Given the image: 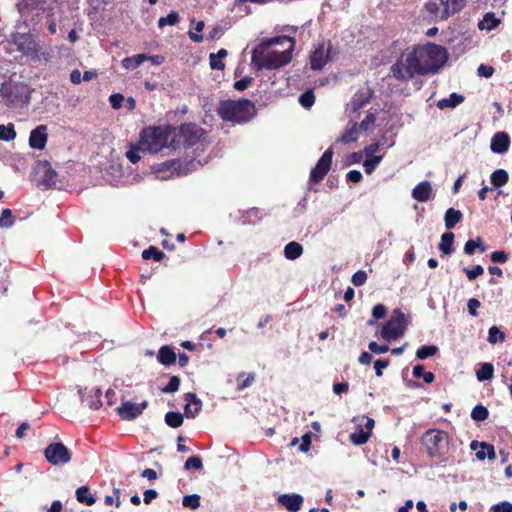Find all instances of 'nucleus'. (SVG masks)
<instances>
[{
  "label": "nucleus",
  "instance_id": "obj_1",
  "mask_svg": "<svg viewBox=\"0 0 512 512\" xmlns=\"http://www.w3.org/2000/svg\"><path fill=\"white\" fill-rule=\"evenodd\" d=\"M447 59L448 54L445 48L429 43L402 54L391 66L390 71L397 80L407 82L416 76L438 72Z\"/></svg>",
  "mask_w": 512,
  "mask_h": 512
},
{
  "label": "nucleus",
  "instance_id": "obj_2",
  "mask_svg": "<svg viewBox=\"0 0 512 512\" xmlns=\"http://www.w3.org/2000/svg\"><path fill=\"white\" fill-rule=\"evenodd\" d=\"M295 42L288 36H278L263 41L252 51L251 62L257 70L279 69L292 60Z\"/></svg>",
  "mask_w": 512,
  "mask_h": 512
},
{
  "label": "nucleus",
  "instance_id": "obj_3",
  "mask_svg": "<svg viewBox=\"0 0 512 512\" xmlns=\"http://www.w3.org/2000/svg\"><path fill=\"white\" fill-rule=\"evenodd\" d=\"M177 130L169 125L150 126L142 130L140 146L142 151L158 153L164 148L176 149Z\"/></svg>",
  "mask_w": 512,
  "mask_h": 512
},
{
  "label": "nucleus",
  "instance_id": "obj_4",
  "mask_svg": "<svg viewBox=\"0 0 512 512\" xmlns=\"http://www.w3.org/2000/svg\"><path fill=\"white\" fill-rule=\"evenodd\" d=\"M218 113L225 121L248 122L255 114L254 104L247 100H227L220 103Z\"/></svg>",
  "mask_w": 512,
  "mask_h": 512
},
{
  "label": "nucleus",
  "instance_id": "obj_5",
  "mask_svg": "<svg viewBox=\"0 0 512 512\" xmlns=\"http://www.w3.org/2000/svg\"><path fill=\"white\" fill-rule=\"evenodd\" d=\"M2 100L10 107H22L30 99L29 88L22 83H3L0 87Z\"/></svg>",
  "mask_w": 512,
  "mask_h": 512
},
{
  "label": "nucleus",
  "instance_id": "obj_6",
  "mask_svg": "<svg viewBox=\"0 0 512 512\" xmlns=\"http://www.w3.org/2000/svg\"><path fill=\"white\" fill-rule=\"evenodd\" d=\"M200 165L199 161L170 160L154 167V172L160 179H168L174 175H186Z\"/></svg>",
  "mask_w": 512,
  "mask_h": 512
},
{
  "label": "nucleus",
  "instance_id": "obj_7",
  "mask_svg": "<svg viewBox=\"0 0 512 512\" xmlns=\"http://www.w3.org/2000/svg\"><path fill=\"white\" fill-rule=\"evenodd\" d=\"M406 326L407 319L405 314L400 309H395L392 312L391 318L382 328L381 336L386 341L397 339L404 334Z\"/></svg>",
  "mask_w": 512,
  "mask_h": 512
},
{
  "label": "nucleus",
  "instance_id": "obj_8",
  "mask_svg": "<svg viewBox=\"0 0 512 512\" xmlns=\"http://www.w3.org/2000/svg\"><path fill=\"white\" fill-rule=\"evenodd\" d=\"M447 440V433L437 429H430L426 431L423 436V444L427 448V452L430 457L440 455L441 451L447 444Z\"/></svg>",
  "mask_w": 512,
  "mask_h": 512
},
{
  "label": "nucleus",
  "instance_id": "obj_9",
  "mask_svg": "<svg viewBox=\"0 0 512 512\" xmlns=\"http://www.w3.org/2000/svg\"><path fill=\"white\" fill-rule=\"evenodd\" d=\"M11 43L25 56H36L39 51V44L36 36L27 33H14L11 35Z\"/></svg>",
  "mask_w": 512,
  "mask_h": 512
},
{
  "label": "nucleus",
  "instance_id": "obj_10",
  "mask_svg": "<svg viewBox=\"0 0 512 512\" xmlns=\"http://www.w3.org/2000/svg\"><path fill=\"white\" fill-rule=\"evenodd\" d=\"M353 421L358 424L356 431L349 436L350 441L355 445L365 444L370 438L375 421L372 418L365 416L354 418Z\"/></svg>",
  "mask_w": 512,
  "mask_h": 512
},
{
  "label": "nucleus",
  "instance_id": "obj_11",
  "mask_svg": "<svg viewBox=\"0 0 512 512\" xmlns=\"http://www.w3.org/2000/svg\"><path fill=\"white\" fill-rule=\"evenodd\" d=\"M44 455L46 460L52 465H63L71 459L68 448L61 442L49 444L44 450Z\"/></svg>",
  "mask_w": 512,
  "mask_h": 512
},
{
  "label": "nucleus",
  "instance_id": "obj_12",
  "mask_svg": "<svg viewBox=\"0 0 512 512\" xmlns=\"http://www.w3.org/2000/svg\"><path fill=\"white\" fill-rule=\"evenodd\" d=\"M204 131L195 124H184L177 130L176 145L179 147L180 143L184 146H193L203 136Z\"/></svg>",
  "mask_w": 512,
  "mask_h": 512
},
{
  "label": "nucleus",
  "instance_id": "obj_13",
  "mask_svg": "<svg viewBox=\"0 0 512 512\" xmlns=\"http://www.w3.org/2000/svg\"><path fill=\"white\" fill-rule=\"evenodd\" d=\"M373 95V91L368 88H362L359 89L350 102L346 105V113L351 118H357L358 117V111L362 109L364 106H366Z\"/></svg>",
  "mask_w": 512,
  "mask_h": 512
},
{
  "label": "nucleus",
  "instance_id": "obj_14",
  "mask_svg": "<svg viewBox=\"0 0 512 512\" xmlns=\"http://www.w3.org/2000/svg\"><path fill=\"white\" fill-rule=\"evenodd\" d=\"M331 44L322 42L312 52L310 65L313 70H321L330 60Z\"/></svg>",
  "mask_w": 512,
  "mask_h": 512
},
{
  "label": "nucleus",
  "instance_id": "obj_15",
  "mask_svg": "<svg viewBox=\"0 0 512 512\" xmlns=\"http://www.w3.org/2000/svg\"><path fill=\"white\" fill-rule=\"evenodd\" d=\"M333 151L332 149H327L322 157L317 162L316 166L312 169L310 179L311 181L317 183L321 181L325 175L328 173L332 163Z\"/></svg>",
  "mask_w": 512,
  "mask_h": 512
},
{
  "label": "nucleus",
  "instance_id": "obj_16",
  "mask_svg": "<svg viewBox=\"0 0 512 512\" xmlns=\"http://www.w3.org/2000/svg\"><path fill=\"white\" fill-rule=\"evenodd\" d=\"M147 405V401H143L141 403L126 401L117 408V411L123 420H132L141 415L146 409Z\"/></svg>",
  "mask_w": 512,
  "mask_h": 512
},
{
  "label": "nucleus",
  "instance_id": "obj_17",
  "mask_svg": "<svg viewBox=\"0 0 512 512\" xmlns=\"http://www.w3.org/2000/svg\"><path fill=\"white\" fill-rule=\"evenodd\" d=\"M303 501L300 494H282L278 497V502L290 512H298Z\"/></svg>",
  "mask_w": 512,
  "mask_h": 512
},
{
  "label": "nucleus",
  "instance_id": "obj_18",
  "mask_svg": "<svg viewBox=\"0 0 512 512\" xmlns=\"http://www.w3.org/2000/svg\"><path fill=\"white\" fill-rule=\"evenodd\" d=\"M47 127L45 125H39L31 131L29 137V144L32 148L42 150L44 149L47 142Z\"/></svg>",
  "mask_w": 512,
  "mask_h": 512
},
{
  "label": "nucleus",
  "instance_id": "obj_19",
  "mask_svg": "<svg viewBox=\"0 0 512 512\" xmlns=\"http://www.w3.org/2000/svg\"><path fill=\"white\" fill-rule=\"evenodd\" d=\"M184 414L187 418H194L202 408V401L194 393L185 394Z\"/></svg>",
  "mask_w": 512,
  "mask_h": 512
},
{
  "label": "nucleus",
  "instance_id": "obj_20",
  "mask_svg": "<svg viewBox=\"0 0 512 512\" xmlns=\"http://www.w3.org/2000/svg\"><path fill=\"white\" fill-rule=\"evenodd\" d=\"M432 195V184L429 181H422L417 184L412 192L411 196L418 202H427Z\"/></svg>",
  "mask_w": 512,
  "mask_h": 512
},
{
  "label": "nucleus",
  "instance_id": "obj_21",
  "mask_svg": "<svg viewBox=\"0 0 512 512\" xmlns=\"http://www.w3.org/2000/svg\"><path fill=\"white\" fill-rule=\"evenodd\" d=\"M510 145V138L505 132H497L491 139L490 148L494 153H505Z\"/></svg>",
  "mask_w": 512,
  "mask_h": 512
},
{
  "label": "nucleus",
  "instance_id": "obj_22",
  "mask_svg": "<svg viewBox=\"0 0 512 512\" xmlns=\"http://www.w3.org/2000/svg\"><path fill=\"white\" fill-rule=\"evenodd\" d=\"M360 133L361 130L359 129L358 124L356 122L350 123L346 130L339 137L338 141L343 144L355 142L358 139Z\"/></svg>",
  "mask_w": 512,
  "mask_h": 512
},
{
  "label": "nucleus",
  "instance_id": "obj_23",
  "mask_svg": "<svg viewBox=\"0 0 512 512\" xmlns=\"http://www.w3.org/2000/svg\"><path fill=\"white\" fill-rule=\"evenodd\" d=\"M444 6L442 18H447L459 12L466 4V0H441Z\"/></svg>",
  "mask_w": 512,
  "mask_h": 512
},
{
  "label": "nucleus",
  "instance_id": "obj_24",
  "mask_svg": "<svg viewBox=\"0 0 512 512\" xmlns=\"http://www.w3.org/2000/svg\"><path fill=\"white\" fill-rule=\"evenodd\" d=\"M464 101V97L457 93H452L448 98L441 99L437 102L436 106L440 109L455 108Z\"/></svg>",
  "mask_w": 512,
  "mask_h": 512
},
{
  "label": "nucleus",
  "instance_id": "obj_25",
  "mask_svg": "<svg viewBox=\"0 0 512 512\" xmlns=\"http://www.w3.org/2000/svg\"><path fill=\"white\" fill-rule=\"evenodd\" d=\"M462 217L463 215L460 210H456L454 208L447 209L444 216L446 229H453L455 225L462 220Z\"/></svg>",
  "mask_w": 512,
  "mask_h": 512
},
{
  "label": "nucleus",
  "instance_id": "obj_26",
  "mask_svg": "<svg viewBox=\"0 0 512 512\" xmlns=\"http://www.w3.org/2000/svg\"><path fill=\"white\" fill-rule=\"evenodd\" d=\"M500 23V20L496 18L494 13L488 12L484 15L483 19L478 23L480 30L491 31L495 29Z\"/></svg>",
  "mask_w": 512,
  "mask_h": 512
},
{
  "label": "nucleus",
  "instance_id": "obj_27",
  "mask_svg": "<svg viewBox=\"0 0 512 512\" xmlns=\"http://www.w3.org/2000/svg\"><path fill=\"white\" fill-rule=\"evenodd\" d=\"M148 60V55L137 54L131 57H126L122 60V66L125 69H135Z\"/></svg>",
  "mask_w": 512,
  "mask_h": 512
},
{
  "label": "nucleus",
  "instance_id": "obj_28",
  "mask_svg": "<svg viewBox=\"0 0 512 512\" xmlns=\"http://www.w3.org/2000/svg\"><path fill=\"white\" fill-rule=\"evenodd\" d=\"M157 358L161 364L171 365L176 361V354L170 347L163 346L160 348Z\"/></svg>",
  "mask_w": 512,
  "mask_h": 512
},
{
  "label": "nucleus",
  "instance_id": "obj_29",
  "mask_svg": "<svg viewBox=\"0 0 512 512\" xmlns=\"http://www.w3.org/2000/svg\"><path fill=\"white\" fill-rule=\"evenodd\" d=\"M303 253L302 246L297 242H289L284 248V255L289 260H294L300 257Z\"/></svg>",
  "mask_w": 512,
  "mask_h": 512
},
{
  "label": "nucleus",
  "instance_id": "obj_30",
  "mask_svg": "<svg viewBox=\"0 0 512 512\" xmlns=\"http://www.w3.org/2000/svg\"><path fill=\"white\" fill-rule=\"evenodd\" d=\"M491 183L494 187H502L504 186L508 180L509 175L504 169H497L491 174Z\"/></svg>",
  "mask_w": 512,
  "mask_h": 512
},
{
  "label": "nucleus",
  "instance_id": "obj_31",
  "mask_svg": "<svg viewBox=\"0 0 512 512\" xmlns=\"http://www.w3.org/2000/svg\"><path fill=\"white\" fill-rule=\"evenodd\" d=\"M76 498L80 503L87 505H93L96 501L93 495L89 493L87 486H81L76 490Z\"/></svg>",
  "mask_w": 512,
  "mask_h": 512
},
{
  "label": "nucleus",
  "instance_id": "obj_32",
  "mask_svg": "<svg viewBox=\"0 0 512 512\" xmlns=\"http://www.w3.org/2000/svg\"><path fill=\"white\" fill-rule=\"evenodd\" d=\"M470 448L473 451H478L480 448L487 450V458L490 460H493L496 458V453L494 446L491 444H488L486 442H479L477 440H473L470 444Z\"/></svg>",
  "mask_w": 512,
  "mask_h": 512
},
{
  "label": "nucleus",
  "instance_id": "obj_33",
  "mask_svg": "<svg viewBox=\"0 0 512 512\" xmlns=\"http://www.w3.org/2000/svg\"><path fill=\"white\" fill-rule=\"evenodd\" d=\"M494 367L491 363H483L481 368L476 372L477 380L480 382L493 378Z\"/></svg>",
  "mask_w": 512,
  "mask_h": 512
},
{
  "label": "nucleus",
  "instance_id": "obj_34",
  "mask_svg": "<svg viewBox=\"0 0 512 512\" xmlns=\"http://www.w3.org/2000/svg\"><path fill=\"white\" fill-rule=\"evenodd\" d=\"M453 240H454V234L453 233H451V232L444 233L441 236V242L439 244V250L442 251L446 255L451 254L452 250H453L452 249Z\"/></svg>",
  "mask_w": 512,
  "mask_h": 512
},
{
  "label": "nucleus",
  "instance_id": "obj_35",
  "mask_svg": "<svg viewBox=\"0 0 512 512\" xmlns=\"http://www.w3.org/2000/svg\"><path fill=\"white\" fill-rule=\"evenodd\" d=\"M100 395H101L100 389H96L94 391V395H88V396L83 395L82 401L87 402V404L89 405L90 408L97 410L102 405V402L100 400Z\"/></svg>",
  "mask_w": 512,
  "mask_h": 512
},
{
  "label": "nucleus",
  "instance_id": "obj_36",
  "mask_svg": "<svg viewBox=\"0 0 512 512\" xmlns=\"http://www.w3.org/2000/svg\"><path fill=\"white\" fill-rule=\"evenodd\" d=\"M165 422L172 428H178L183 424V415L179 412H168L165 415Z\"/></svg>",
  "mask_w": 512,
  "mask_h": 512
},
{
  "label": "nucleus",
  "instance_id": "obj_37",
  "mask_svg": "<svg viewBox=\"0 0 512 512\" xmlns=\"http://www.w3.org/2000/svg\"><path fill=\"white\" fill-rule=\"evenodd\" d=\"M376 121V115L374 113H368L362 122L358 125L361 132L368 133L373 131Z\"/></svg>",
  "mask_w": 512,
  "mask_h": 512
},
{
  "label": "nucleus",
  "instance_id": "obj_38",
  "mask_svg": "<svg viewBox=\"0 0 512 512\" xmlns=\"http://www.w3.org/2000/svg\"><path fill=\"white\" fill-rule=\"evenodd\" d=\"M382 159H383L382 155L366 157V159L363 162L365 172L369 175L372 174L374 172L375 168L382 161Z\"/></svg>",
  "mask_w": 512,
  "mask_h": 512
},
{
  "label": "nucleus",
  "instance_id": "obj_39",
  "mask_svg": "<svg viewBox=\"0 0 512 512\" xmlns=\"http://www.w3.org/2000/svg\"><path fill=\"white\" fill-rule=\"evenodd\" d=\"M437 351L438 348L435 345H424L417 350L416 356L418 359L424 360L428 357L434 356Z\"/></svg>",
  "mask_w": 512,
  "mask_h": 512
},
{
  "label": "nucleus",
  "instance_id": "obj_40",
  "mask_svg": "<svg viewBox=\"0 0 512 512\" xmlns=\"http://www.w3.org/2000/svg\"><path fill=\"white\" fill-rule=\"evenodd\" d=\"M16 137V131L13 124L0 125V140L11 141Z\"/></svg>",
  "mask_w": 512,
  "mask_h": 512
},
{
  "label": "nucleus",
  "instance_id": "obj_41",
  "mask_svg": "<svg viewBox=\"0 0 512 512\" xmlns=\"http://www.w3.org/2000/svg\"><path fill=\"white\" fill-rule=\"evenodd\" d=\"M182 504L186 508L196 510L200 507V496L198 494L186 495L183 497Z\"/></svg>",
  "mask_w": 512,
  "mask_h": 512
},
{
  "label": "nucleus",
  "instance_id": "obj_42",
  "mask_svg": "<svg viewBox=\"0 0 512 512\" xmlns=\"http://www.w3.org/2000/svg\"><path fill=\"white\" fill-rule=\"evenodd\" d=\"M142 257L145 260L154 259L155 261H160L163 259L164 253L156 247L150 246L142 252Z\"/></svg>",
  "mask_w": 512,
  "mask_h": 512
},
{
  "label": "nucleus",
  "instance_id": "obj_43",
  "mask_svg": "<svg viewBox=\"0 0 512 512\" xmlns=\"http://www.w3.org/2000/svg\"><path fill=\"white\" fill-rule=\"evenodd\" d=\"M488 342L491 344H496L498 342H503L505 340V334L500 331V329L496 326H492L489 329L488 333Z\"/></svg>",
  "mask_w": 512,
  "mask_h": 512
},
{
  "label": "nucleus",
  "instance_id": "obj_44",
  "mask_svg": "<svg viewBox=\"0 0 512 512\" xmlns=\"http://www.w3.org/2000/svg\"><path fill=\"white\" fill-rule=\"evenodd\" d=\"M192 25L194 24L193 28L197 31V33H194L192 31H189V38L196 43H201L203 41V35L200 34V32L203 30L205 24L203 21L194 22L192 21Z\"/></svg>",
  "mask_w": 512,
  "mask_h": 512
},
{
  "label": "nucleus",
  "instance_id": "obj_45",
  "mask_svg": "<svg viewBox=\"0 0 512 512\" xmlns=\"http://www.w3.org/2000/svg\"><path fill=\"white\" fill-rule=\"evenodd\" d=\"M489 412L486 407L477 405L471 412V418L475 421H484L488 418Z\"/></svg>",
  "mask_w": 512,
  "mask_h": 512
},
{
  "label": "nucleus",
  "instance_id": "obj_46",
  "mask_svg": "<svg viewBox=\"0 0 512 512\" xmlns=\"http://www.w3.org/2000/svg\"><path fill=\"white\" fill-rule=\"evenodd\" d=\"M413 375L417 378L423 377L426 383H432L435 378L432 372H425L422 365H416L413 368Z\"/></svg>",
  "mask_w": 512,
  "mask_h": 512
},
{
  "label": "nucleus",
  "instance_id": "obj_47",
  "mask_svg": "<svg viewBox=\"0 0 512 512\" xmlns=\"http://www.w3.org/2000/svg\"><path fill=\"white\" fill-rule=\"evenodd\" d=\"M14 220H13V214L10 209H4L0 216V227L2 228H9L13 226Z\"/></svg>",
  "mask_w": 512,
  "mask_h": 512
},
{
  "label": "nucleus",
  "instance_id": "obj_48",
  "mask_svg": "<svg viewBox=\"0 0 512 512\" xmlns=\"http://www.w3.org/2000/svg\"><path fill=\"white\" fill-rule=\"evenodd\" d=\"M299 102L304 108H310L315 102V96L311 90L300 95Z\"/></svg>",
  "mask_w": 512,
  "mask_h": 512
},
{
  "label": "nucleus",
  "instance_id": "obj_49",
  "mask_svg": "<svg viewBox=\"0 0 512 512\" xmlns=\"http://www.w3.org/2000/svg\"><path fill=\"white\" fill-rule=\"evenodd\" d=\"M179 21V15L176 12H170L166 17H161L158 21L159 27L166 25H175Z\"/></svg>",
  "mask_w": 512,
  "mask_h": 512
},
{
  "label": "nucleus",
  "instance_id": "obj_50",
  "mask_svg": "<svg viewBox=\"0 0 512 512\" xmlns=\"http://www.w3.org/2000/svg\"><path fill=\"white\" fill-rule=\"evenodd\" d=\"M180 386V378L178 376H172L168 384L162 388L163 393H174L178 391Z\"/></svg>",
  "mask_w": 512,
  "mask_h": 512
},
{
  "label": "nucleus",
  "instance_id": "obj_51",
  "mask_svg": "<svg viewBox=\"0 0 512 512\" xmlns=\"http://www.w3.org/2000/svg\"><path fill=\"white\" fill-rule=\"evenodd\" d=\"M463 271L467 278L472 281L484 273V268L481 265H476L473 269L464 268Z\"/></svg>",
  "mask_w": 512,
  "mask_h": 512
},
{
  "label": "nucleus",
  "instance_id": "obj_52",
  "mask_svg": "<svg viewBox=\"0 0 512 512\" xmlns=\"http://www.w3.org/2000/svg\"><path fill=\"white\" fill-rule=\"evenodd\" d=\"M184 467L186 470H189V469L199 470L202 468V461L198 456H192L186 460Z\"/></svg>",
  "mask_w": 512,
  "mask_h": 512
},
{
  "label": "nucleus",
  "instance_id": "obj_53",
  "mask_svg": "<svg viewBox=\"0 0 512 512\" xmlns=\"http://www.w3.org/2000/svg\"><path fill=\"white\" fill-rule=\"evenodd\" d=\"M353 285L355 286H362L367 281V273L363 270H359L356 273L353 274L351 279Z\"/></svg>",
  "mask_w": 512,
  "mask_h": 512
},
{
  "label": "nucleus",
  "instance_id": "obj_54",
  "mask_svg": "<svg viewBox=\"0 0 512 512\" xmlns=\"http://www.w3.org/2000/svg\"><path fill=\"white\" fill-rule=\"evenodd\" d=\"M45 173V182L48 185H53L56 182V173L48 164L42 166Z\"/></svg>",
  "mask_w": 512,
  "mask_h": 512
},
{
  "label": "nucleus",
  "instance_id": "obj_55",
  "mask_svg": "<svg viewBox=\"0 0 512 512\" xmlns=\"http://www.w3.org/2000/svg\"><path fill=\"white\" fill-rule=\"evenodd\" d=\"M139 151H142L140 144L138 146H132L127 152L126 157L132 163H137L140 160Z\"/></svg>",
  "mask_w": 512,
  "mask_h": 512
},
{
  "label": "nucleus",
  "instance_id": "obj_56",
  "mask_svg": "<svg viewBox=\"0 0 512 512\" xmlns=\"http://www.w3.org/2000/svg\"><path fill=\"white\" fill-rule=\"evenodd\" d=\"M113 494L115 495V498L113 495H107L105 496L104 502L106 505H112L115 503L116 507H119L121 505L120 489L115 488L113 490Z\"/></svg>",
  "mask_w": 512,
  "mask_h": 512
},
{
  "label": "nucleus",
  "instance_id": "obj_57",
  "mask_svg": "<svg viewBox=\"0 0 512 512\" xmlns=\"http://www.w3.org/2000/svg\"><path fill=\"white\" fill-rule=\"evenodd\" d=\"M480 306H481V303L476 298H471L467 302L468 312L473 317H477L478 316L477 308H479Z\"/></svg>",
  "mask_w": 512,
  "mask_h": 512
},
{
  "label": "nucleus",
  "instance_id": "obj_58",
  "mask_svg": "<svg viewBox=\"0 0 512 512\" xmlns=\"http://www.w3.org/2000/svg\"><path fill=\"white\" fill-rule=\"evenodd\" d=\"M492 512H512V504L507 501H503L499 504H495L491 508Z\"/></svg>",
  "mask_w": 512,
  "mask_h": 512
},
{
  "label": "nucleus",
  "instance_id": "obj_59",
  "mask_svg": "<svg viewBox=\"0 0 512 512\" xmlns=\"http://www.w3.org/2000/svg\"><path fill=\"white\" fill-rule=\"evenodd\" d=\"M210 60V67L213 70H223L225 67V64L221 59H218L216 56H214V53H211L209 56Z\"/></svg>",
  "mask_w": 512,
  "mask_h": 512
},
{
  "label": "nucleus",
  "instance_id": "obj_60",
  "mask_svg": "<svg viewBox=\"0 0 512 512\" xmlns=\"http://www.w3.org/2000/svg\"><path fill=\"white\" fill-rule=\"evenodd\" d=\"M109 101L114 109H119L122 106V102L124 101V96L119 93L112 94L109 98Z\"/></svg>",
  "mask_w": 512,
  "mask_h": 512
},
{
  "label": "nucleus",
  "instance_id": "obj_61",
  "mask_svg": "<svg viewBox=\"0 0 512 512\" xmlns=\"http://www.w3.org/2000/svg\"><path fill=\"white\" fill-rule=\"evenodd\" d=\"M478 75L481 77L489 78L494 73V68L492 66H487L481 64L477 69Z\"/></svg>",
  "mask_w": 512,
  "mask_h": 512
},
{
  "label": "nucleus",
  "instance_id": "obj_62",
  "mask_svg": "<svg viewBox=\"0 0 512 512\" xmlns=\"http://www.w3.org/2000/svg\"><path fill=\"white\" fill-rule=\"evenodd\" d=\"M252 82L250 77H244L234 83V88L238 91L245 90Z\"/></svg>",
  "mask_w": 512,
  "mask_h": 512
},
{
  "label": "nucleus",
  "instance_id": "obj_63",
  "mask_svg": "<svg viewBox=\"0 0 512 512\" xmlns=\"http://www.w3.org/2000/svg\"><path fill=\"white\" fill-rule=\"evenodd\" d=\"M386 314V307L382 304H377L372 309V315L375 319H381Z\"/></svg>",
  "mask_w": 512,
  "mask_h": 512
},
{
  "label": "nucleus",
  "instance_id": "obj_64",
  "mask_svg": "<svg viewBox=\"0 0 512 512\" xmlns=\"http://www.w3.org/2000/svg\"><path fill=\"white\" fill-rule=\"evenodd\" d=\"M369 350L373 353L382 354L389 350L387 345H378L376 342L369 343Z\"/></svg>",
  "mask_w": 512,
  "mask_h": 512
}]
</instances>
